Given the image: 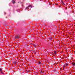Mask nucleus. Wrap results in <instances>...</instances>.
I'll use <instances>...</instances> for the list:
<instances>
[{"label":"nucleus","instance_id":"5","mask_svg":"<svg viewBox=\"0 0 75 75\" xmlns=\"http://www.w3.org/2000/svg\"><path fill=\"white\" fill-rule=\"evenodd\" d=\"M38 64L39 65H41V62L39 61V62L38 63Z\"/></svg>","mask_w":75,"mask_h":75},{"label":"nucleus","instance_id":"2","mask_svg":"<svg viewBox=\"0 0 75 75\" xmlns=\"http://www.w3.org/2000/svg\"><path fill=\"white\" fill-rule=\"evenodd\" d=\"M34 6H31V5H29L28 7H27L25 9V10H26L27 8H29V7H30L31 8H33Z\"/></svg>","mask_w":75,"mask_h":75},{"label":"nucleus","instance_id":"10","mask_svg":"<svg viewBox=\"0 0 75 75\" xmlns=\"http://www.w3.org/2000/svg\"><path fill=\"white\" fill-rule=\"evenodd\" d=\"M33 46H34V47H36V46H37V44L34 45Z\"/></svg>","mask_w":75,"mask_h":75},{"label":"nucleus","instance_id":"3","mask_svg":"<svg viewBox=\"0 0 75 75\" xmlns=\"http://www.w3.org/2000/svg\"><path fill=\"white\" fill-rule=\"evenodd\" d=\"M20 38L19 36H15V38H17V39H18Z\"/></svg>","mask_w":75,"mask_h":75},{"label":"nucleus","instance_id":"7","mask_svg":"<svg viewBox=\"0 0 75 75\" xmlns=\"http://www.w3.org/2000/svg\"><path fill=\"white\" fill-rule=\"evenodd\" d=\"M13 64H17V62H16V61H15V62H13Z\"/></svg>","mask_w":75,"mask_h":75},{"label":"nucleus","instance_id":"17","mask_svg":"<svg viewBox=\"0 0 75 75\" xmlns=\"http://www.w3.org/2000/svg\"><path fill=\"white\" fill-rule=\"evenodd\" d=\"M4 14H6V13L5 12H4Z\"/></svg>","mask_w":75,"mask_h":75},{"label":"nucleus","instance_id":"11","mask_svg":"<svg viewBox=\"0 0 75 75\" xmlns=\"http://www.w3.org/2000/svg\"><path fill=\"white\" fill-rule=\"evenodd\" d=\"M54 54H55V55H57V52L54 51Z\"/></svg>","mask_w":75,"mask_h":75},{"label":"nucleus","instance_id":"13","mask_svg":"<svg viewBox=\"0 0 75 75\" xmlns=\"http://www.w3.org/2000/svg\"><path fill=\"white\" fill-rule=\"evenodd\" d=\"M1 73L2 74H3V71H1Z\"/></svg>","mask_w":75,"mask_h":75},{"label":"nucleus","instance_id":"9","mask_svg":"<svg viewBox=\"0 0 75 75\" xmlns=\"http://www.w3.org/2000/svg\"><path fill=\"white\" fill-rule=\"evenodd\" d=\"M72 65H73L75 66V63H72Z\"/></svg>","mask_w":75,"mask_h":75},{"label":"nucleus","instance_id":"6","mask_svg":"<svg viewBox=\"0 0 75 75\" xmlns=\"http://www.w3.org/2000/svg\"><path fill=\"white\" fill-rule=\"evenodd\" d=\"M62 3L63 4V5H65V3L64 2V1H61Z\"/></svg>","mask_w":75,"mask_h":75},{"label":"nucleus","instance_id":"16","mask_svg":"<svg viewBox=\"0 0 75 75\" xmlns=\"http://www.w3.org/2000/svg\"><path fill=\"white\" fill-rule=\"evenodd\" d=\"M65 10H67V7H66Z\"/></svg>","mask_w":75,"mask_h":75},{"label":"nucleus","instance_id":"18","mask_svg":"<svg viewBox=\"0 0 75 75\" xmlns=\"http://www.w3.org/2000/svg\"><path fill=\"white\" fill-rule=\"evenodd\" d=\"M27 9L28 10V9H29V8H28Z\"/></svg>","mask_w":75,"mask_h":75},{"label":"nucleus","instance_id":"12","mask_svg":"<svg viewBox=\"0 0 75 75\" xmlns=\"http://www.w3.org/2000/svg\"><path fill=\"white\" fill-rule=\"evenodd\" d=\"M2 71V69H1V68H0V72L1 71Z\"/></svg>","mask_w":75,"mask_h":75},{"label":"nucleus","instance_id":"15","mask_svg":"<svg viewBox=\"0 0 75 75\" xmlns=\"http://www.w3.org/2000/svg\"><path fill=\"white\" fill-rule=\"evenodd\" d=\"M52 38H50V40H52Z\"/></svg>","mask_w":75,"mask_h":75},{"label":"nucleus","instance_id":"4","mask_svg":"<svg viewBox=\"0 0 75 75\" xmlns=\"http://www.w3.org/2000/svg\"><path fill=\"white\" fill-rule=\"evenodd\" d=\"M12 3L13 4H14V3H16V2H15V1H14V0H12Z\"/></svg>","mask_w":75,"mask_h":75},{"label":"nucleus","instance_id":"8","mask_svg":"<svg viewBox=\"0 0 75 75\" xmlns=\"http://www.w3.org/2000/svg\"><path fill=\"white\" fill-rule=\"evenodd\" d=\"M16 11L18 12H20V9H17L16 10Z\"/></svg>","mask_w":75,"mask_h":75},{"label":"nucleus","instance_id":"1","mask_svg":"<svg viewBox=\"0 0 75 75\" xmlns=\"http://www.w3.org/2000/svg\"><path fill=\"white\" fill-rule=\"evenodd\" d=\"M67 66H68V63H65L64 64V65L63 66V69H65V67H67Z\"/></svg>","mask_w":75,"mask_h":75},{"label":"nucleus","instance_id":"14","mask_svg":"<svg viewBox=\"0 0 75 75\" xmlns=\"http://www.w3.org/2000/svg\"><path fill=\"white\" fill-rule=\"evenodd\" d=\"M40 72H41V73H42V71H40Z\"/></svg>","mask_w":75,"mask_h":75}]
</instances>
